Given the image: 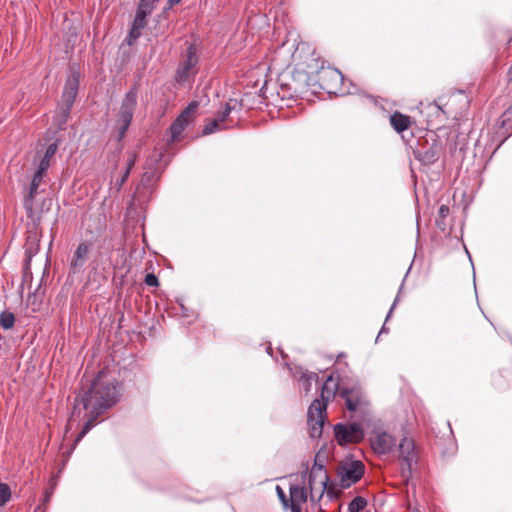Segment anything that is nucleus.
Instances as JSON below:
<instances>
[{"instance_id": "obj_8", "label": "nucleus", "mask_w": 512, "mask_h": 512, "mask_svg": "<svg viewBox=\"0 0 512 512\" xmlns=\"http://www.w3.org/2000/svg\"><path fill=\"white\" fill-rule=\"evenodd\" d=\"M199 104L197 101H192L189 105L180 113V115L174 120L170 126L171 141L176 142L180 139V136L186 126L193 119Z\"/></svg>"}, {"instance_id": "obj_13", "label": "nucleus", "mask_w": 512, "mask_h": 512, "mask_svg": "<svg viewBox=\"0 0 512 512\" xmlns=\"http://www.w3.org/2000/svg\"><path fill=\"white\" fill-rule=\"evenodd\" d=\"M198 57L194 46L190 45L187 49V55L184 62L177 70L176 79L179 82L186 81L191 74L194 73V68L197 65Z\"/></svg>"}, {"instance_id": "obj_27", "label": "nucleus", "mask_w": 512, "mask_h": 512, "mask_svg": "<svg viewBox=\"0 0 512 512\" xmlns=\"http://www.w3.org/2000/svg\"><path fill=\"white\" fill-rule=\"evenodd\" d=\"M144 282L147 286H150V287H158L159 286L158 278L153 273H148L145 276Z\"/></svg>"}, {"instance_id": "obj_35", "label": "nucleus", "mask_w": 512, "mask_h": 512, "mask_svg": "<svg viewBox=\"0 0 512 512\" xmlns=\"http://www.w3.org/2000/svg\"><path fill=\"white\" fill-rule=\"evenodd\" d=\"M331 73L338 76V73L336 71H332Z\"/></svg>"}, {"instance_id": "obj_5", "label": "nucleus", "mask_w": 512, "mask_h": 512, "mask_svg": "<svg viewBox=\"0 0 512 512\" xmlns=\"http://www.w3.org/2000/svg\"><path fill=\"white\" fill-rule=\"evenodd\" d=\"M364 471V464L358 460L341 465L338 471L341 487L348 488L358 482L364 475Z\"/></svg>"}, {"instance_id": "obj_7", "label": "nucleus", "mask_w": 512, "mask_h": 512, "mask_svg": "<svg viewBox=\"0 0 512 512\" xmlns=\"http://www.w3.org/2000/svg\"><path fill=\"white\" fill-rule=\"evenodd\" d=\"M137 105V92L135 90L129 91L121 105L119 112V131L120 136L123 137L127 131L133 117L134 110Z\"/></svg>"}, {"instance_id": "obj_1", "label": "nucleus", "mask_w": 512, "mask_h": 512, "mask_svg": "<svg viewBox=\"0 0 512 512\" xmlns=\"http://www.w3.org/2000/svg\"><path fill=\"white\" fill-rule=\"evenodd\" d=\"M119 400L118 384L108 373L100 371L92 380L82 397L84 409L89 410V417L81 432L75 439V445L95 426L98 417Z\"/></svg>"}, {"instance_id": "obj_3", "label": "nucleus", "mask_w": 512, "mask_h": 512, "mask_svg": "<svg viewBox=\"0 0 512 512\" xmlns=\"http://www.w3.org/2000/svg\"><path fill=\"white\" fill-rule=\"evenodd\" d=\"M319 454L315 456V462L310 470L308 478V487L310 491V500L319 502L327 488L329 480L327 470L323 464L318 463Z\"/></svg>"}, {"instance_id": "obj_22", "label": "nucleus", "mask_w": 512, "mask_h": 512, "mask_svg": "<svg viewBox=\"0 0 512 512\" xmlns=\"http://www.w3.org/2000/svg\"><path fill=\"white\" fill-rule=\"evenodd\" d=\"M15 324V316L12 312L9 311H3L0 314V326L5 329L9 330L14 327Z\"/></svg>"}, {"instance_id": "obj_12", "label": "nucleus", "mask_w": 512, "mask_h": 512, "mask_svg": "<svg viewBox=\"0 0 512 512\" xmlns=\"http://www.w3.org/2000/svg\"><path fill=\"white\" fill-rule=\"evenodd\" d=\"M78 87H79V78L77 75L73 74L71 75L66 83L62 94V104L64 106V113L65 117L70 112L71 107L73 106V103L75 101V98L78 93Z\"/></svg>"}, {"instance_id": "obj_25", "label": "nucleus", "mask_w": 512, "mask_h": 512, "mask_svg": "<svg viewBox=\"0 0 512 512\" xmlns=\"http://www.w3.org/2000/svg\"><path fill=\"white\" fill-rule=\"evenodd\" d=\"M11 498L10 487L6 483L0 482V506H4Z\"/></svg>"}, {"instance_id": "obj_29", "label": "nucleus", "mask_w": 512, "mask_h": 512, "mask_svg": "<svg viewBox=\"0 0 512 512\" xmlns=\"http://www.w3.org/2000/svg\"><path fill=\"white\" fill-rule=\"evenodd\" d=\"M276 492H277L281 502L283 503V505L285 507H289V499L287 498L283 489L280 486H276Z\"/></svg>"}, {"instance_id": "obj_19", "label": "nucleus", "mask_w": 512, "mask_h": 512, "mask_svg": "<svg viewBox=\"0 0 512 512\" xmlns=\"http://www.w3.org/2000/svg\"><path fill=\"white\" fill-rule=\"evenodd\" d=\"M146 17L147 16H144V15H141L138 13L135 14V18L133 20V23H132V26H131V29L129 32L128 44H130V45L133 44L141 36L142 30L147 25Z\"/></svg>"}, {"instance_id": "obj_26", "label": "nucleus", "mask_w": 512, "mask_h": 512, "mask_svg": "<svg viewBox=\"0 0 512 512\" xmlns=\"http://www.w3.org/2000/svg\"><path fill=\"white\" fill-rule=\"evenodd\" d=\"M317 378H318V376L315 373L304 374L301 377L300 380L303 382V385H304V388H305L306 392H309L310 389H311V381L317 380Z\"/></svg>"}, {"instance_id": "obj_14", "label": "nucleus", "mask_w": 512, "mask_h": 512, "mask_svg": "<svg viewBox=\"0 0 512 512\" xmlns=\"http://www.w3.org/2000/svg\"><path fill=\"white\" fill-rule=\"evenodd\" d=\"M232 108L226 104L224 110L220 112L214 119L208 120L204 126L203 134L208 135L216 131L227 129L229 126L226 121L231 113Z\"/></svg>"}, {"instance_id": "obj_31", "label": "nucleus", "mask_w": 512, "mask_h": 512, "mask_svg": "<svg viewBox=\"0 0 512 512\" xmlns=\"http://www.w3.org/2000/svg\"><path fill=\"white\" fill-rule=\"evenodd\" d=\"M130 171L129 169H126L124 175L122 176L121 180H120V183H119V187H121L123 185V183L127 180L129 174H130Z\"/></svg>"}, {"instance_id": "obj_9", "label": "nucleus", "mask_w": 512, "mask_h": 512, "mask_svg": "<svg viewBox=\"0 0 512 512\" xmlns=\"http://www.w3.org/2000/svg\"><path fill=\"white\" fill-rule=\"evenodd\" d=\"M398 452V458L406 463L408 469L411 470L413 463H416L418 459V449L414 439L410 436H404L399 442Z\"/></svg>"}, {"instance_id": "obj_4", "label": "nucleus", "mask_w": 512, "mask_h": 512, "mask_svg": "<svg viewBox=\"0 0 512 512\" xmlns=\"http://www.w3.org/2000/svg\"><path fill=\"white\" fill-rule=\"evenodd\" d=\"M292 59L307 74L318 72L324 65V61L306 45L298 46Z\"/></svg>"}, {"instance_id": "obj_21", "label": "nucleus", "mask_w": 512, "mask_h": 512, "mask_svg": "<svg viewBox=\"0 0 512 512\" xmlns=\"http://www.w3.org/2000/svg\"><path fill=\"white\" fill-rule=\"evenodd\" d=\"M155 9V0H140L136 13L149 16Z\"/></svg>"}, {"instance_id": "obj_20", "label": "nucleus", "mask_w": 512, "mask_h": 512, "mask_svg": "<svg viewBox=\"0 0 512 512\" xmlns=\"http://www.w3.org/2000/svg\"><path fill=\"white\" fill-rule=\"evenodd\" d=\"M57 149V143H51L50 145H48L44 154L39 157V162L36 169L47 173L51 165V161L57 152Z\"/></svg>"}, {"instance_id": "obj_32", "label": "nucleus", "mask_w": 512, "mask_h": 512, "mask_svg": "<svg viewBox=\"0 0 512 512\" xmlns=\"http://www.w3.org/2000/svg\"><path fill=\"white\" fill-rule=\"evenodd\" d=\"M134 164H135V158H134V157H132V158H130V159H129L128 164H127V168H126V169L131 170V169H132V167L134 166Z\"/></svg>"}, {"instance_id": "obj_16", "label": "nucleus", "mask_w": 512, "mask_h": 512, "mask_svg": "<svg viewBox=\"0 0 512 512\" xmlns=\"http://www.w3.org/2000/svg\"><path fill=\"white\" fill-rule=\"evenodd\" d=\"M90 250L91 244L88 242H81L77 246L70 261V267L72 270L77 271L84 266L89 257Z\"/></svg>"}, {"instance_id": "obj_15", "label": "nucleus", "mask_w": 512, "mask_h": 512, "mask_svg": "<svg viewBox=\"0 0 512 512\" xmlns=\"http://www.w3.org/2000/svg\"><path fill=\"white\" fill-rule=\"evenodd\" d=\"M289 492V507L291 512H302V507L307 502L308 498L305 487L291 485Z\"/></svg>"}, {"instance_id": "obj_33", "label": "nucleus", "mask_w": 512, "mask_h": 512, "mask_svg": "<svg viewBox=\"0 0 512 512\" xmlns=\"http://www.w3.org/2000/svg\"><path fill=\"white\" fill-rule=\"evenodd\" d=\"M180 2H181V0H168V4H169L170 7L176 5V4L180 3Z\"/></svg>"}, {"instance_id": "obj_6", "label": "nucleus", "mask_w": 512, "mask_h": 512, "mask_svg": "<svg viewBox=\"0 0 512 512\" xmlns=\"http://www.w3.org/2000/svg\"><path fill=\"white\" fill-rule=\"evenodd\" d=\"M335 439L339 445H346L360 442L364 433L359 424H337L334 427Z\"/></svg>"}, {"instance_id": "obj_17", "label": "nucleus", "mask_w": 512, "mask_h": 512, "mask_svg": "<svg viewBox=\"0 0 512 512\" xmlns=\"http://www.w3.org/2000/svg\"><path fill=\"white\" fill-rule=\"evenodd\" d=\"M372 448L378 454H386L392 451L395 446V440L392 435L383 432L376 435L372 440Z\"/></svg>"}, {"instance_id": "obj_30", "label": "nucleus", "mask_w": 512, "mask_h": 512, "mask_svg": "<svg viewBox=\"0 0 512 512\" xmlns=\"http://www.w3.org/2000/svg\"><path fill=\"white\" fill-rule=\"evenodd\" d=\"M130 171L129 169H126L124 175L122 176L121 180H120V183H119V187H121L123 185V183L127 180L129 174H130Z\"/></svg>"}, {"instance_id": "obj_23", "label": "nucleus", "mask_w": 512, "mask_h": 512, "mask_svg": "<svg viewBox=\"0 0 512 512\" xmlns=\"http://www.w3.org/2000/svg\"><path fill=\"white\" fill-rule=\"evenodd\" d=\"M367 500L362 496L355 497L348 505L349 512H362L367 507Z\"/></svg>"}, {"instance_id": "obj_11", "label": "nucleus", "mask_w": 512, "mask_h": 512, "mask_svg": "<svg viewBox=\"0 0 512 512\" xmlns=\"http://www.w3.org/2000/svg\"><path fill=\"white\" fill-rule=\"evenodd\" d=\"M340 396L345 400L346 408L349 411L355 412L367 405L365 396L360 388L343 389L340 391Z\"/></svg>"}, {"instance_id": "obj_24", "label": "nucleus", "mask_w": 512, "mask_h": 512, "mask_svg": "<svg viewBox=\"0 0 512 512\" xmlns=\"http://www.w3.org/2000/svg\"><path fill=\"white\" fill-rule=\"evenodd\" d=\"M502 128L512 130V105L504 111L499 119Z\"/></svg>"}, {"instance_id": "obj_2", "label": "nucleus", "mask_w": 512, "mask_h": 512, "mask_svg": "<svg viewBox=\"0 0 512 512\" xmlns=\"http://www.w3.org/2000/svg\"><path fill=\"white\" fill-rule=\"evenodd\" d=\"M339 389V383L332 375H329L321 388V399H315L309 406L307 421L309 433L312 438H319L323 431L325 411L327 404L332 400Z\"/></svg>"}, {"instance_id": "obj_34", "label": "nucleus", "mask_w": 512, "mask_h": 512, "mask_svg": "<svg viewBox=\"0 0 512 512\" xmlns=\"http://www.w3.org/2000/svg\"><path fill=\"white\" fill-rule=\"evenodd\" d=\"M508 74H509L510 79H512V66L510 67Z\"/></svg>"}, {"instance_id": "obj_28", "label": "nucleus", "mask_w": 512, "mask_h": 512, "mask_svg": "<svg viewBox=\"0 0 512 512\" xmlns=\"http://www.w3.org/2000/svg\"><path fill=\"white\" fill-rule=\"evenodd\" d=\"M449 211L450 209L447 205H441L438 210V219L436 220V222L438 224L440 221L443 222L445 218L448 216Z\"/></svg>"}, {"instance_id": "obj_10", "label": "nucleus", "mask_w": 512, "mask_h": 512, "mask_svg": "<svg viewBox=\"0 0 512 512\" xmlns=\"http://www.w3.org/2000/svg\"><path fill=\"white\" fill-rule=\"evenodd\" d=\"M46 172L35 170L28 192L24 196L23 200V206L26 210L27 216L31 217L33 215V205H34V199L36 195L38 194V188L41 185L43 178L46 176Z\"/></svg>"}, {"instance_id": "obj_18", "label": "nucleus", "mask_w": 512, "mask_h": 512, "mask_svg": "<svg viewBox=\"0 0 512 512\" xmlns=\"http://www.w3.org/2000/svg\"><path fill=\"white\" fill-rule=\"evenodd\" d=\"M411 117L401 112L395 111L390 116V124L397 133H402L412 125Z\"/></svg>"}]
</instances>
